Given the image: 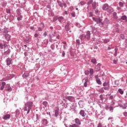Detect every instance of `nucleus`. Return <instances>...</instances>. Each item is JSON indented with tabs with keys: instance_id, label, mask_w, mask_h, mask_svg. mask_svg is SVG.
Segmentation results:
<instances>
[{
	"instance_id": "12",
	"label": "nucleus",
	"mask_w": 127,
	"mask_h": 127,
	"mask_svg": "<svg viewBox=\"0 0 127 127\" xmlns=\"http://www.w3.org/2000/svg\"><path fill=\"white\" fill-rule=\"evenodd\" d=\"M66 99L70 102H74L75 101V98L72 96H67L66 97Z\"/></svg>"
},
{
	"instance_id": "31",
	"label": "nucleus",
	"mask_w": 127,
	"mask_h": 127,
	"mask_svg": "<svg viewBox=\"0 0 127 127\" xmlns=\"http://www.w3.org/2000/svg\"><path fill=\"white\" fill-rule=\"evenodd\" d=\"M118 91L120 94H121V95H124V90H123L122 88H119Z\"/></svg>"
},
{
	"instance_id": "42",
	"label": "nucleus",
	"mask_w": 127,
	"mask_h": 127,
	"mask_svg": "<svg viewBox=\"0 0 127 127\" xmlns=\"http://www.w3.org/2000/svg\"><path fill=\"white\" fill-rule=\"evenodd\" d=\"M43 105L45 106V107H47V105H48V103L47 101H44L43 102Z\"/></svg>"
},
{
	"instance_id": "51",
	"label": "nucleus",
	"mask_w": 127,
	"mask_h": 127,
	"mask_svg": "<svg viewBox=\"0 0 127 127\" xmlns=\"http://www.w3.org/2000/svg\"><path fill=\"white\" fill-rule=\"evenodd\" d=\"M89 74H90V71L89 70H87L85 71V74L86 75V76H88Z\"/></svg>"
},
{
	"instance_id": "25",
	"label": "nucleus",
	"mask_w": 127,
	"mask_h": 127,
	"mask_svg": "<svg viewBox=\"0 0 127 127\" xmlns=\"http://www.w3.org/2000/svg\"><path fill=\"white\" fill-rule=\"evenodd\" d=\"M119 5L120 6V7H124V6H125V2L120 1L119 3Z\"/></svg>"
},
{
	"instance_id": "21",
	"label": "nucleus",
	"mask_w": 127,
	"mask_h": 127,
	"mask_svg": "<svg viewBox=\"0 0 127 127\" xmlns=\"http://www.w3.org/2000/svg\"><path fill=\"white\" fill-rule=\"evenodd\" d=\"M5 90L7 92H11V91H12V88H11V87H10L9 84H7V88H6Z\"/></svg>"
},
{
	"instance_id": "47",
	"label": "nucleus",
	"mask_w": 127,
	"mask_h": 127,
	"mask_svg": "<svg viewBox=\"0 0 127 127\" xmlns=\"http://www.w3.org/2000/svg\"><path fill=\"white\" fill-rule=\"evenodd\" d=\"M51 48L52 49V50H54V49H55V45L54 44H53L51 45Z\"/></svg>"
},
{
	"instance_id": "48",
	"label": "nucleus",
	"mask_w": 127,
	"mask_h": 127,
	"mask_svg": "<svg viewBox=\"0 0 127 127\" xmlns=\"http://www.w3.org/2000/svg\"><path fill=\"white\" fill-rule=\"evenodd\" d=\"M113 119L114 118L112 117H110L108 118V121H110V123H113V122H114V120H113Z\"/></svg>"
},
{
	"instance_id": "33",
	"label": "nucleus",
	"mask_w": 127,
	"mask_h": 127,
	"mask_svg": "<svg viewBox=\"0 0 127 127\" xmlns=\"http://www.w3.org/2000/svg\"><path fill=\"white\" fill-rule=\"evenodd\" d=\"M57 2H58L59 5L60 6H61V7H63V3H62V2H61V1H60V0H58Z\"/></svg>"
},
{
	"instance_id": "9",
	"label": "nucleus",
	"mask_w": 127,
	"mask_h": 127,
	"mask_svg": "<svg viewBox=\"0 0 127 127\" xmlns=\"http://www.w3.org/2000/svg\"><path fill=\"white\" fill-rule=\"evenodd\" d=\"M84 80V87L86 88L88 86V82H89V78H88V77H85L84 78V79H83L82 81H83Z\"/></svg>"
},
{
	"instance_id": "52",
	"label": "nucleus",
	"mask_w": 127,
	"mask_h": 127,
	"mask_svg": "<svg viewBox=\"0 0 127 127\" xmlns=\"http://www.w3.org/2000/svg\"><path fill=\"white\" fill-rule=\"evenodd\" d=\"M57 19H58V17L57 16L54 17V18H53L54 22H55V21H56V20H57Z\"/></svg>"
},
{
	"instance_id": "54",
	"label": "nucleus",
	"mask_w": 127,
	"mask_h": 127,
	"mask_svg": "<svg viewBox=\"0 0 127 127\" xmlns=\"http://www.w3.org/2000/svg\"><path fill=\"white\" fill-rule=\"evenodd\" d=\"M79 4H81V5H84L85 4V1H81L79 2Z\"/></svg>"
},
{
	"instance_id": "23",
	"label": "nucleus",
	"mask_w": 127,
	"mask_h": 127,
	"mask_svg": "<svg viewBox=\"0 0 127 127\" xmlns=\"http://www.w3.org/2000/svg\"><path fill=\"white\" fill-rule=\"evenodd\" d=\"M108 8H109V4H105L103 6V10H107Z\"/></svg>"
},
{
	"instance_id": "7",
	"label": "nucleus",
	"mask_w": 127,
	"mask_h": 127,
	"mask_svg": "<svg viewBox=\"0 0 127 127\" xmlns=\"http://www.w3.org/2000/svg\"><path fill=\"white\" fill-rule=\"evenodd\" d=\"M49 123L48 120L46 119H43L41 121V124L43 126H44V127H47Z\"/></svg>"
},
{
	"instance_id": "60",
	"label": "nucleus",
	"mask_w": 127,
	"mask_h": 127,
	"mask_svg": "<svg viewBox=\"0 0 127 127\" xmlns=\"http://www.w3.org/2000/svg\"><path fill=\"white\" fill-rule=\"evenodd\" d=\"M43 30V29L40 27H39V28H38V30L39 31H42V30Z\"/></svg>"
},
{
	"instance_id": "19",
	"label": "nucleus",
	"mask_w": 127,
	"mask_h": 127,
	"mask_svg": "<svg viewBox=\"0 0 127 127\" xmlns=\"http://www.w3.org/2000/svg\"><path fill=\"white\" fill-rule=\"evenodd\" d=\"M4 37L7 41H9L10 40V35H9L8 34H5L4 35Z\"/></svg>"
},
{
	"instance_id": "6",
	"label": "nucleus",
	"mask_w": 127,
	"mask_h": 127,
	"mask_svg": "<svg viewBox=\"0 0 127 127\" xmlns=\"http://www.w3.org/2000/svg\"><path fill=\"white\" fill-rule=\"evenodd\" d=\"M7 47H8V46L6 43H0V49H3L4 48V50L5 51L6 49H7Z\"/></svg>"
},
{
	"instance_id": "64",
	"label": "nucleus",
	"mask_w": 127,
	"mask_h": 127,
	"mask_svg": "<svg viewBox=\"0 0 127 127\" xmlns=\"http://www.w3.org/2000/svg\"><path fill=\"white\" fill-rule=\"evenodd\" d=\"M123 115H124V116H125V117H126V118H127V112H124L123 113Z\"/></svg>"
},
{
	"instance_id": "45",
	"label": "nucleus",
	"mask_w": 127,
	"mask_h": 127,
	"mask_svg": "<svg viewBox=\"0 0 127 127\" xmlns=\"http://www.w3.org/2000/svg\"><path fill=\"white\" fill-rule=\"evenodd\" d=\"M104 43L107 44L108 42H110V39H105L104 41Z\"/></svg>"
},
{
	"instance_id": "4",
	"label": "nucleus",
	"mask_w": 127,
	"mask_h": 127,
	"mask_svg": "<svg viewBox=\"0 0 127 127\" xmlns=\"http://www.w3.org/2000/svg\"><path fill=\"white\" fill-rule=\"evenodd\" d=\"M103 86L105 91H109L110 90V81H105L103 83Z\"/></svg>"
},
{
	"instance_id": "17",
	"label": "nucleus",
	"mask_w": 127,
	"mask_h": 127,
	"mask_svg": "<svg viewBox=\"0 0 127 127\" xmlns=\"http://www.w3.org/2000/svg\"><path fill=\"white\" fill-rule=\"evenodd\" d=\"M87 37L86 36V35L85 34H82V35H81L80 36H79V38L80 39V40H81V41H83V40H85V39H86V38Z\"/></svg>"
},
{
	"instance_id": "2",
	"label": "nucleus",
	"mask_w": 127,
	"mask_h": 127,
	"mask_svg": "<svg viewBox=\"0 0 127 127\" xmlns=\"http://www.w3.org/2000/svg\"><path fill=\"white\" fill-rule=\"evenodd\" d=\"M74 122L75 124H73L72 125H69L68 126H67L66 124H64V126L65 127H79V126H81V121H80V119L78 118H76L74 120Z\"/></svg>"
},
{
	"instance_id": "58",
	"label": "nucleus",
	"mask_w": 127,
	"mask_h": 127,
	"mask_svg": "<svg viewBox=\"0 0 127 127\" xmlns=\"http://www.w3.org/2000/svg\"><path fill=\"white\" fill-rule=\"evenodd\" d=\"M48 42H49L48 39H46L44 40V43H46V44H47Z\"/></svg>"
},
{
	"instance_id": "32",
	"label": "nucleus",
	"mask_w": 127,
	"mask_h": 127,
	"mask_svg": "<svg viewBox=\"0 0 127 127\" xmlns=\"http://www.w3.org/2000/svg\"><path fill=\"white\" fill-rule=\"evenodd\" d=\"M22 18H23V16H18L17 17V20H18V21H20V20H22Z\"/></svg>"
},
{
	"instance_id": "29",
	"label": "nucleus",
	"mask_w": 127,
	"mask_h": 127,
	"mask_svg": "<svg viewBox=\"0 0 127 127\" xmlns=\"http://www.w3.org/2000/svg\"><path fill=\"white\" fill-rule=\"evenodd\" d=\"M127 18V15H123L121 16V20H126Z\"/></svg>"
},
{
	"instance_id": "1",
	"label": "nucleus",
	"mask_w": 127,
	"mask_h": 127,
	"mask_svg": "<svg viewBox=\"0 0 127 127\" xmlns=\"http://www.w3.org/2000/svg\"><path fill=\"white\" fill-rule=\"evenodd\" d=\"M32 105H33L32 102H28L27 103L25 104L24 111H27V114H28L30 112L31 108H32Z\"/></svg>"
},
{
	"instance_id": "27",
	"label": "nucleus",
	"mask_w": 127,
	"mask_h": 127,
	"mask_svg": "<svg viewBox=\"0 0 127 127\" xmlns=\"http://www.w3.org/2000/svg\"><path fill=\"white\" fill-rule=\"evenodd\" d=\"M14 77V74H9L8 75V79L7 80H10L12 79V78Z\"/></svg>"
},
{
	"instance_id": "30",
	"label": "nucleus",
	"mask_w": 127,
	"mask_h": 127,
	"mask_svg": "<svg viewBox=\"0 0 127 127\" xmlns=\"http://www.w3.org/2000/svg\"><path fill=\"white\" fill-rule=\"evenodd\" d=\"M29 76V73L25 72L23 74V78H27V77Z\"/></svg>"
},
{
	"instance_id": "34",
	"label": "nucleus",
	"mask_w": 127,
	"mask_h": 127,
	"mask_svg": "<svg viewBox=\"0 0 127 127\" xmlns=\"http://www.w3.org/2000/svg\"><path fill=\"white\" fill-rule=\"evenodd\" d=\"M96 81L98 85H102V81H101V79H100V78L96 79Z\"/></svg>"
},
{
	"instance_id": "13",
	"label": "nucleus",
	"mask_w": 127,
	"mask_h": 127,
	"mask_svg": "<svg viewBox=\"0 0 127 127\" xmlns=\"http://www.w3.org/2000/svg\"><path fill=\"white\" fill-rule=\"evenodd\" d=\"M79 114L80 115V116H81V117H83V118L86 117V115H87L86 114V112H85V111L84 110H80V111L79 112Z\"/></svg>"
},
{
	"instance_id": "24",
	"label": "nucleus",
	"mask_w": 127,
	"mask_h": 127,
	"mask_svg": "<svg viewBox=\"0 0 127 127\" xmlns=\"http://www.w3.org/2000/svg\"><path fill=\"white\" fill-rule=\"evenodd\" d=\"M16 13H17L18 16H22V15H21V10H20V9H17Z\"/></svg>"
},
{
	"instance_id": "56",
	"label": "nucleus",
	"mask_w": 127,
	"mask_h": 127,
	"mask_svg": "<svg viewBox=\"0 0 127 127\" xmlns=\"http://www.w3.org/2000/svg\"><path fill=\"white\" fill-rule=\"evenodd\" d=\"M2 6H3V7L6 6V3L5 2H3V3L2 4Z\"/></svg>"
},
{
	"instance_id": "5",
	"label": "nucleus",
	"mask_w": 127,
	"mask_h": 127,
	"mask_svg": "<svg viewBox=\"0 0 127 127\" xmlns=\"http://www.w3.org/2000/svg\"><path fill=\"white\" fill-rule=\"evenodd\" d=\"M40 115L38 114H36V116L33 118V120L35 123V125H38V124H39V122H38L37 121H38V120H40Z\"/></svg>"
},
{
	"instance_id": "38",
	"label": "nucleus",
	"mask_w": 127,
	"mask_h": 127,
	"mask_svg": "<svg viewBox=\"0 0 127 127\" xmlns=\"http://www.w3.org/2000/svg\"><path fill=\"white\" fill-rule=\"evenodd\" d=\"M90 76H92L94 74V69L93 68H91L89 71Z\"/></svg>"
},
{
	"instance_id": "39",
	"label": "nucleus",
	"mask_w": 127,
	"mask_h": 127,
	"mask_svg": "<svg viewBox=\"0 0 127 127\" xmlns=\"http://www.w3.org/2000/svg\"><path fill=\"white\" fill-rule=\"evenodd\" d=\"M114 83L115 85H117V86L120 85V80H115Z\"/></svg>"
},
{
	"instance_id": "3",
	"label": "nucleus",
	"mask_w": 127,
	"mask_h": 127,
	"mask_svg": "<svg viewBox=\"0 0 127 127\" xmlns=\"http://www.w3.org/2000/svg\"><path fill=\"white\" fill-rule=\"evenodd\" d=\"M93 20L96 21L97 24H99L100 27H103V26L104 25V23L102 22V21H103V20L102 19H100V18H96L95 17H93Z\"/></svg>"
},
{
	"instance_id": "46",
	"label": "nucleus",
	"mask_w": 127,
	"mask_h": 127,
	"mask_svg": "<svg viewBox=\"0 0 127 127\" xmlns=\"http://www.w3.org/2000/svg\"><path fill=\"white\" fill-rule=\"evenodd\" d=\"M70 111H75V107H74L73 105H71L70 107Z\"/></svg>"
},
{
	"instance_id": "62",
	"label": "nucleus",
	"mask_w": 127,
	"mask_h": 127,
	"mask_svg": "<svg viewBox=\"0 0 127 127\" xmlns=\"http://www.w3.org/2000/svg\"><path fill=\"white\" fill-rule=\"evenodd\" d=\"M105 109L107 110V111H109V110L110 109V107H109L108 106H106Z\"/></svg>"
},
{
	"instance_id": "40",
	"label": "nucleus",
	"mask_w": 127,
	"mask_h": 127,
	"mask_svg": "<svg viewBox=\"0 0 127 127\" xmlns=\"http://www.w3.org/2000/svg\"><path fill=\"white\" fill-rule=\"evenodd\" d=\"M105 89L104 88H101L99 89V93H104L105 92Z\"/></svg>"
},
{
	"instance_id": "35",
	"label": "nucleus",
	"mask_w": 127,
	"mask_h": 127,
	"mask_svg": "<svg viewBox=\"0 0 127 127\" xmlns=\"http://www.w3.org/2000/svg\"><path fill=\"white\" fill-rule=\"evenodd\" d=\"M91 63L93 64H97V60L96 59H93L91 61Z\"/></svg>"
},
{
	"instance_id": "16",
	"label": "nucleus",
	"mask_w": 127,
	"mask_h": 127,
	"mask_svg": "<svg viewBox=\"0 0 127 127\" xmlns=\"http://www.w3.org/2000/svg\"><path fill=\"white\" fill-rule=\"evenodd\" d=\"M20 115V110L19 109H16L15 111V117L16 118H18Z\"/></svg>"
},
{
	"instance_id": "26",
	"label": "nucleus",
	"mask_w": 127,
	"mask_h": 127,
	"mask_svg": "<svg viewBox=\"0 0 127 127\" xmlns=\"http://www.w3.org/2000/svg\"><path fill=\"white\" fill-rule=\"evenodd\" d=\"M59 22H64V17L60 16L58 18Z\"/></svg>"
},
{
	"instance_id": "61",
	"label": "nucleus",
	"mask_w": 127,
	"mask_h": 127,
	"mask_svg": "<svg viewBox=\"0 0 127 127\" xmlns=\"http://www.w3.org/2000/svg\"><path fill=\"white\" fill-rule=\"evenodd\" d=\"M53 41H55L54 39H52V38H50L49 42H53Z\"/></svg>"
},
{
	"instance_id": "8",
	"label": "nucleus",
	"mask_w": 127,
	"mask_h": 127,
	"mask_svg": "<svg viewBox=\"0 0 127 127\" xmlns=\"http://www.w3.org/2000/svg\"><path fill=\"white\" fill-rule=\"evenodd\" d=\"M10 119V114H6L3 115L2 119L4 120V121H8Z\"/></svg>"
},
{
	"instance_id": "20",
	"label": "nucleus",
	"mask_w": 127,
	"mask_h": 127,
	"mask_svg": "<svg viewBox=\"0 0 127 127\" xmlns=\"http://www.w3.org/2000/svg\"><path fill=\"white\" fill-rule=\"evenodd\" d=\"M86 36L87 39H88V40L91 38V32H90V31H88L86 32Z\"/></svg>"
},
{
	"instance_id": "11",
	"label": "nucleus",
	"mask_w": 127,
	"mask_h": 127,
	"mask_svg": "<svg viewBox=\"0 0 127 127\" xmlns=\"http://www.w3.org/2000/svg\"><path fill=\"white\" fill-rule=\"evenodd\" d=\"M101 70V64H98L95 67V70L96 72H99Z\"/></svg>"
},
{
	"instance_id": "28",
	"label": "nucleus",
	"mask_w": 127,
	"mask_h": 127,
	"mask_svg": "<svg viewBox=\"0 0 127 127\" xmlns=\"http://www.w3.org/2000/svg\"><path fill=\"white\" fill-rule=\"evenodd\" d=\"M58 115H59V109H56L55 110V116L56 117H58Z\"/></svg>"
},
{
	"instance_id": "43",
	"label": "nucleus",
	"mask_w": 127,
	"mask_h": 127,
	"mask_svg": "<svg viewBox=\"0 0 127 127\" xmlns=\"http://www.w3.org/2000/svg\"><path fill=\"white\" fill-rule=\"evenodd\" d=\"M13 18H14V17L13 16V15H10V17L9 18V20L12 21V20H13Z\"/></svg>"
},
{
	"instance_id": "55",
	"label": "nucleus",
	"mask_w": 127,
	"mask_h": 127,
	"mask_svg": "<svg viewBox=\"0 0 127 127\" xmlns=\"http://www.w3.org/2000/svg\"><path fill=\"white\" fill-rule=\"evenodd\" d=\"M120 37H121V38H122L123 40L125 39V35L124 34H121Z\"/></svg>"
},
{
	"instance_id": "18",
	"label": "nucleus",
	"mask_w": 127,
	"mask_h": 127,
	"mask_svg": "<svg viewBox=\"0 0 127 127\" xmlns=\"http://www.w3.org/2000/svg\"><path fill=\"white\" fill-rule=\"evenodd\" d=\"M7 51H5L4 52V55H5V56H7V55H9V54L10 53V50L9 49H8V47H7Z\"/></svg>"
},
{
	"instance_id": "15",
	"label": "nucleus",
	"mask_w": 127,
	"mask_h": 127,
	"mask_svg": "<svg viewBox=\"0 0 127 127\" xmlns=\"http://www.w3.org/2000/svg\"><path fill=\"white\" fill-rule=\"evenodd\" d=\"M92 5L93 9H96V8H97V6H98L99 5L98 3L96 2V1H94L92 2Z\"/></svg>"
},
{
	"instance_id": "57",
	"label": "nucleus",
	"mask_w": 127,
	"mask_h": 127,
	"mask_svg": "<svg viewBox=\"0 0 127 127\" xmlns=\"http://www.w3.org/2000/svg\"><path fill=\"white\" fill-rule=\"evenodd\" d=\"M97 127H103V125L101 124V123H98L97 125Z\"/></svg>"
},
{
	"instance_id": "36",
	"label": "nucleus",
	"mask_w": 127,
	"mask_h": 127,
	"mask_svg": "<svg viewBox=\"0 0 127 127\" xmlns=\"http://www.w3.org/2000/svg\"><path fill=\"white\" fill-rule=\"evenodd\" d=\"M3 32V33H5V34L8 33V29L7 28H4Z\"/></svg>"
},
{
	"instance_id": "14",
	"label": "nucleus",
	"mask_w": 127,
	"mask_h": 127,
	"mask_svg": "<svg viewBox=\"0 0 127 127\" xmlns=\"http://www.w3.org/2000/svg\"><path fill=\"white\" fill-rule=\"evenodd\" d=\"M119 106L120 108H122V109H123V110H126V109H127V103H125L123 105L120 104Z\"/></svg>"
},
{
	"instance_id": "22",
	"label": "nucleus",
	"mask_w": 127,
	"mask_h": 127,
	"mask_svg": "<svg viewBox=\"0 0 127 127\" xmlns=\"http://www.w3.org/2000/svg\"><path fill=\"white\" fill-rule=\"evenodd\" d=\"M65 29L66 31H69L70 30V24H69V23H67L65 26Z\"/></svg>"
},
{
	"instance_id": "50",
	"label": "nucleus",
	"mask_w": 127,
	"mask_h": 127,
	"mask_svg": "<svg viewBox=\"0 0 127 127\" xmlns=\"http://www.w3.org/2000/svg\"><path fill=\"white\" fill-rule=\"evenodd\" d=\"M76 44H77V45H80V44H81V43H80V40H76Z\"/></svg>"
},
{
	"instance_id": "49",
	"label": "nucleus",
	"mask_w": 127,
	"mask_h": 127,
	"mask_svg": "<svg viewBox=\"0 0 127 127\" xmlns=\"http://www.w3.org/2000/svg\"><path fill=\"white\" fill-rule=\"evenodd\" d=\"M109 110L110 112H111V113H113V112L114 111V108H113V107H110Z\"/></svg>"
},
{
	"instance_id": "37",
	"label": "nucleus",
	"mask_w": 127,
	"mask_h": 127,
	"mask_svg": "<svg viewBox=\"0 0 127 127\" xmlns=\"http://www.w3.org/2000/svg\"><path fill=\"white\" fill-rule=\"evenodd\" d=\"M117 12H114L113 14L114 18H115V19H118V16H117Z\"/></svg>"
},
{
	"instance_id": "10",
	"label": "nucleus",
	"mask_w": 127,
	"mask_h": 127,
	"mask_svg": "<svg viewBox=\"0 0 127 127\" xmlns=\"http://www.w3.org/2000/svg\"><path fill=\"white\" fill-rule=\"evenodd\" d=\"M12 61V59L8 58L6 60V64L7 66H9L10 64H11V62Z\"/></svg>"
},
{
	"instance_id": "53",
	"label": "nucleus",
	"mask_w": 127,
	"mask_h": 127,
	"mask_svg": "<svg viewBox=\"0 0 127 127\" xmlns=\"http://www.w3.org/2000/svg\"><path fill=\"white\" fill-rule=\"evenodd\" d=\"M109 19L108 18H105V20H104V22L105 23H109Z\"/></svg>"
},
{
	"instance_id": "41",
	"label": "nucleus",
	"mask_w": 127,
	"mask_h": 127,
	"mask_svg": "<svg viewBox=\"0 0 127 127\" xmlns=\"http://www.w3.org/2000/svg\"><path fill=\"white\" fill-rule=\"evenodd\" d=\"M93 3V0H88L87 2L88 5H90V4H92Z\"/></svg>"
},
{
	"instance_id": "63",
	"label": "nucleus",
	"mask_w": 127,
	"mask_h": 127,
	"mask_svg": "<svg viewBox=\"0 0 127 127\" xmlns=\"http://www.w3.org/2000/svg\"><path fill=\"white\" fill-rule=\"evenodd\" d=\"M65 57V51H63L62 52V57Z\"/></svg>"
},
{
	"instance_id": "44",
	"label": "nucleus",
	"mask_w": 127,
	"mask_h": 127,
	"mask_svg": "<svg viewBox=\"0 0 127 127\" xmlns=\"http://www.w3.org/2000/svg\"><path fill=\"white\" fill-rule=\"evenodd\" d=\"M71 15L72 17H75V16H76V12H75V11L72 12L71 13Z\"/></svg>"
},
{
	"instance_id": "59",
	"label": "nucleus",
	"mask_w": 127,
	"mask_h": 127,
	"mask_svg": "<svg viewBox=\"0 0 127 127\" xmlns=\"http://www.w3.org/2000/svg\"><path fill=\"white\" fill-rule=\"evenodd\" d=\"M6 12H7V13H10V9H6Z\"/></svg>"
}]
</instances>
